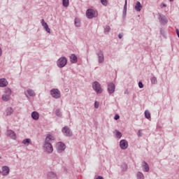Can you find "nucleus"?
Instances as JSON below:
<instances>
[{
	"label": "nucleus",
	"mask_w": 179,
	"mask_h": 179,
	"mask_svg": "<svg viewBox=\"0 0 179 179\" xmlns=\"http://www.w3.org/2000/svg\"><path fill=\"white\" fill-rule=\"evenodd\" d=\"M6 115H12V114H13V108H12L11 107L7 108L6 110Z\"/></svg>",
	"instance_id": "obj_23"
},
{
	"label": "nucleus",
	"mask_w": 179,
	"mask_h": 179,
	"mask_svg": "<svg viewBox=\"0 0 179 179\" xmlns=\"http://www.w3.org/2000/svg\"><path fill=\"white\" fill-rule=\"evenodd\" d=\"M138 87L140 89H143V83L142 82H138Z\"/></svg>",
	"instance_id": "obj_37"
},
{
	"label": "nucleus",
	"mask_w": 179,
	"mask_h": 179,
	"mask_svg": "<svg viewBox=\"0 0 179 179\" xmlns=\"http://www.w3.org/2000/svg\"><path fill=\"white\" fill-rule=\"evenodd\" d=\"M121 169H122V171H127V170L128 169V165H127V164H125V163H123L121 165Z\"/></svg>",
	"instance_id": "obj_31"
},
{
	"label": "nucleus",
	"mask_w": 179,
	"mask_h": 179,
	"mask_svg": "<svg viewBox=\"0 0 179 179\" xmlns=\"http://www.w3.org/2000/svg\"><path fill=\"white\" fill-rule=\"evenodd\" d=\"M136 178L137 179H145V176L141 171L137 172L136 173Z\"/></svg>",
	"instance_id": "obj_24"
},
{
	"label": "nucleus",
	"mask_w": 179,
	"mask_h": 179,
	"mask_svg": "<svg viewBox=\"0 0 179 179\" xmlns=\"http://www.w3.org/2000/svg\"><path fill=\"white\" fill-rule=\"evenodd\" d=\"M4 94H7L8 96H11L12 95V90H10V88L9 87H6L5 88L4 90Z\"/></svg>",
	"instance_id": "obj_25"
},
{
	"label": "nucleus",
	"mask_w": 179,
	"mask_h": 179,
	"mask_svg": "<svg viewBox=\"0 0 179 179\" xmlns=\"http://www.w3.org/2000/svg\"><path fill=\"white\" fill-rule=\"evenodd\" d=\"M31 142V140L30 138H25L22 141L23 145H26L27 143H30Z\"/></svg>",
	"instance_id": "obj_34"
},
{
	"label": "nucleus",
	"mask_w": 179,
	"mask_h": 179,
	"mask_svg": "<svg viewBox=\"0 0 179 179\" xmlns=\"http://www.w3.org/2000/svg\"><path fill=\"white\" fill-rule=\"evenodd\" d=\"M96 179H104V178H103V176H99L96 177Z\"/></svg>",
	"instance_id": "obj_43"
},
{
	"label": "nucleus",
	"mask_w": 179,
	"mask_h": 179,
	"mask_svg": "<svg viewBox=\"0 0 179 179\" xmlns=\"http://www.w3.org/2000/svg\"><path fill=\"white\" fill-rule=\"evenodd\" d=\"M57 153H62L65 149H66V145L62 142H58L56 145Z\"/></svg>",
	"instance_id": "obj_6"
},
{
	"label": "nucleus",
	"mask_w": 179,
	"mask_h": 179,
	"mask_svg": "<svg viewBox=\"0 0 179 179\" xmlns=\"http://www.w3.org/2000/svg\"><path fill=\"white\" fill-rule=\"evenodd\" d=\"M86 16L88 19H93V17H97V12L92 8H89L86 11Z\"/></svg>",
	"instance_id": "obj_4"
},
{
	"label": "nucleus",
	"mask_w": 179,
	"mask_h": 179,
	"mask_svg": "<svg viewBox=\"0 0 179 179\" xmlns=\"http://www.w3.org/2000/svg\"><path fill=\"white\" fill-rule=\"evenodd\" d=\"M170 1V2H173V1H174V0H169Z\"/></svg>",
	"instance_id": "obj_47"
},
{
	"label": "nucleus",
	"mask_w": 179,
	"mask_h": 179,
	"mask_svg": "<svg viewBox=\"0 0 179 179\" xmlns=\"http://www.w3.org/2000/svg\"><path fill=\"white\" fill-rule=\"evenodd\" d=\"M50 94L53 99H59L61 97V92L58 89H52Z\"/></svg>",
	"instance_id": "obj_7"
},
{
	"label": "nucleus",
	"mask_w": 179,
	"mask_h": 179,
	"mask_svg": "<svg viewBox=\"0 0 179 179\" xmlns=\"http://www.w3.org/2000/svg\"><path fill=\"white\" fill-rule=\"evenodd\" d=\"M128 93V90H126L125 91H124V94H127Z\"/></svg>",
	"instance_id": "obj_45"
},
{
	"label": "nucleus",
	"mask_w": 179,
	"mask_h": 179,
	"mask_svg": "<svg viewBox=\"0 0 179 179\" xmlns=\"http://www.w3.org/2000/svg\"><path fill=\"white\" fill-rule=\"evenodd\" d=\"M62 132L64 135V136L71 137L73 136V133H72V130L68 126H65L62 129Z\"/></svg>",
	"instance_id": "obj_3"
},
{
	"label": "nucleus",
	"mask_w": 179,
	"mask_h": 179,
	"mask_svg": "<svg viewBox=\"0 0 179 179\" xmlns=\"http://www.w3.org/2000/svg\"><path fill=\"white\" fill-rule=\"evenodd\" d=\"M96 55L98 57V62L99 64H103V62H104V54L103 53V51H98Z\"/></svg>",
	"instance_id": "obj_10"
},
{
	"label": "nucleus",
	"mask_w": 179,
	"mask_h": 179,
	"mask_svg": "<svg viewBox=\"0 0 179 179\" xmlns=\"http://www.w3.org/2000/svg\"><path fill=\"white\" fill-rule=\"evenodd\" d=\"M55 114H56L57 117H59V118H61V117H62V113L61 112L60 109H57L55 111Z\"/></svg>",
	"instance_id": "obj_29"
},
{
	"label": "nucleus",
	"mask_w": 179,
	"mask_h": 179,
	"mask_svg": "<svg viewBox=\"0 0 179 179\" xmlns=\"http://www.w3.org/2000/svg\"><path fill=\"white\" fill-rule=\"evenodd\" d=\"M27 92V94H29V96H30V97H33V96H36V94L34 93V90H33L31 89H28Z\"/></svg>",
	"instance_id": "obj_26"
},
{
	"label": "nucleus",
	"mask_w": 179,
	"mask_h": 179,
	"mask_svg": "<svg viewBox=\"0 0 179 179\" xmlns=\"http://www.w3.org/2000/svg\"><path fill=\"white\" fill-rule=\"evenodd\" d=\"M2 100L3 101H9L10 100V96L6 94L2 95Z\"/></svg>",
	"instance_id": "obj_22"
},
{
	"label": "nucleus",
	"mask_w": 179,
	"mask_h": 179,
	"mask_svg": "<svg viewBox=\"0 0 179 179\" xmlns=\"http://www.w3.org/2000/svg\"><path fill=\"white\" fill-rule=\"evenodd\" d=\"M62 5L64 8L69 6V0H62Z\"/></svg>",
	"instance_id": "obj_27"
},
{
	"label": "nucleus",
	"mask_w": 179,
	"mask_h": 179,
	"mask_svg": "<svg viewBox=\"0 0 179 179\" xmlns=\"http://www.w3.org/2000/svg\"><path fill=\"white\" fill-rule=\"evenodd\" d=\"M68 63V59L66 57H62L57 61V66L58 68H64Z\"/></svg>",
	"instance_id": "obj_2"
},
{
	"label": "nucleus",
	"mask_w": 179,
	"mask_h": 179,
	"mask_svg": "<svg viewBox=\"0 0 179 179\" xmlns=\"http://www.w3.org/2000/svg\"><path fill=\"white\" fill-rule=\"evenodd\" d=\"M31 118H33L35 121H37L38 118H40V115L38 112L34 111L31 114Z\"/></svg>",
	"instance_id": "obj_18"
},
{
	"label": "nucleus",
	"mask_w": 179,
	"mask_h": 179,
	"mask_svg": "<svg viewBox=\"0 0 179 179\" xmlns=\"http://www.w3.org/2000/svg\"><path fill=\"white\" fill-rule=\"evenodd\" d=\"M114 120H115V121H117V120H120V115H115L114 117Z\"/></svg>",
	"instance_id": "obj_39"
},
{
	"label": "nucleus",
	"mask_w": 179,
	"mask_h": 179,
	"mask_svg": "<svg viewBox=\"0 0 179 179\" xmlns=\"http://www.w3.org/2000/svg\"><path fill=\"white\" fill-rule=\"evenodd\" d=\"M142 167L143 171H144L145 173H149V170H150V169L149 168V164H148V162L143 161L142 162Z\"/></svg>",
	"instance_id": "obj_13"
},
{
	"label": "nucleus",
	"mask_w": 179,
	"mask_h": 179,
	"mask_svg": "<svg viewBox=\"0 0 179 179\" xmlns=\"http://www.w3.org/2000/svg\"><path fill=\"white\" fill-rule=\"evenodd\" d=\"M0 57H2V48H0Z\"/></svg>",
	"instance_id": "obj_44"
},
{
	"label": "nucleus",
	"mask_w": 179,
	"mask_h": 179,
	"mask_svg": "<svg viewBox=\"0 0 179 179\" xmlns=\"http://www.w3.org/2000/svg\"><path fill=\"white\" fill-rule=\"evenodd\" d=\"M43 149L47 153H52V152H54V148L51 143H44Z\"/></svg>",
	"instance_id": "obj_8"
},
{
	"label": "nucleus",
	"mask_w": 179,
	"mask_h": 179,
	"mask_svg": "<svg viewBox=\"0 0 179 179\" xmlns=\"http://www.w3.org/2000/svg\"><path fill=\"white\" fill-rule=\"evenodd\" d=\"M10 171V169H9V166H3L2 167V174L3 176H8Z\"/></svg>",
	"instance_id": "obj_16"
},
{
	"label": "nucleus",
	"mask_w": 179,
	"mask_h": 179,
	"mask_svg": "<svg viewBox=\"0 0 179 179\" xmlns=\"http://www.w3.org/2000/svg\"><path fill=\"white\" fill-rule=\"evenodd\" d=\"M163 6H164V8H166V6H167V5H166V4H163Z\"/></svg>",
	"instance_id": "obj_46"
},
{
	"label": "nucleus",
	"mask_w": 179,
	"mask_h": 179,
	"mask_svg": "<svg viewBox=\"0 0 179 179\" xmlns=\"http://www.w3.org/2000/svg\"><path fill=\"white\" fill-rule=\"evenodd\" d=\"M2 173V171H0V173Z\"/></svg>",
	"instance_id": "obj_49"
},
{
	"label": "nucleus",
	"mask_w": 179,
	"mask_h": 179,
	"mask_svg": "<svg viewBox=\"0 0 179 179\" xmlns=\"http://www.w3.org/2000/svg\"><path fill=\"white\" fill-rule=\"evenodd\" d=\"M101 3H102L103 6H107V0H101Z\"/></svg>",
	"instance_id": "obj_36"
},
{
	"label": "nucleus",
	"mask_w": 179,
	"mask_h": 179,
	"mask_svg": "<svg viewBox=\"0 0 179 179\" xmlns=\"http://www.w3.org/2000/svg\"><path fill=\"white\" fill-rule=\"evenodd\" d=\"M116 138H117V139H121V138L122 137V134L118 131V130H116Z\"/></svg>",
	"instance_id": "obj_30"
},
{
	"label": "nucleus",
	"mask_w": 179,
	"mask_h": 179,
	"mask_svg": "<svg viewBox=\"0 0 179 179\" xmlns=\"http://www.w3.org/2000/svg\"><path fill=\"white\" fill-rule=\"evenodd\" d=\"M74 23L76 27H80V20L76 18Z\"/></svg>",
	"instance_id": "obj_28"
},
{
	"label": "nucleus",
	"mask_w": 179,
	"mask_h": 179,
	"mask_svg": "<svg viewBox=\"0 0 179 179\" xmlns=\"http://www.w3.org/2000/svg\"><path fill=\"white\" fill-rule=\"evenodd\" d=\"M134 9L136 12H141L142 10V4H141L140 1L136 2Z\"/></svg>",
	"instance_id": "obj_19"
},
{
	"label": "nucleus",
	"mask_w": 179,
	"mask_h": 179,
	"mask_svg": "<svg viewBox=\"0 0 179 179\" xmlns=\"http://www.w3.org/2000/svg\"><path fill=\"white\" fill-rule=\"evenodd\" d=\"M161 31V33H162V29H161V31Z\"/></svg>",
	"instance_id": "obj_50"
},
{
	"label": "nucleus",
	"mask_w": 179,
	"mask_h": 179,
	"mask_svg": "<svg viewBox=\"0 0 179 179\" xmlns=\"http://www.w3.org/2000/svg\"><path fill=\"white\" fill-rule=\"evenodd\" d=\"M145 117L147 118V120H149L150 118V112L149 110L145 111Z\"/></svg>",
	"instance_id": "obj_33"
},
{
	"label": "nucleus",
	"mask_w": 179,
	"mask_h": 179,
	"mask_svg": "<svg viewBox=\"0 0 179 179\" xmlns=\"http://www.w3.org/2000/svg\"><path fill=\"white\" fill-rule=\"evenodd\" d=\"M8 86V80L6 78H0V87H6Z\"/></svg>",
	"instance_id": "obj_17"
},
{
	"label": "nucleus",
	"mask_w": 179,
	"mask_h": 179,
	"mask_svg": "<svg viewBox=\"0 0 179 179\" xmlns=\"http://www.w3.org/2000/svg\"><path fill=\"white\" fill-rule=\"evenodd\" d=\"M150 80H151V83H152V85H156V83H157V78L155 76L152 77Z\"/></svg>",
	"instance_id": "obj_32"
},
{
	"label": "nucleus",
	"mask_w": 179,
	"mask_h": 179,
	"mask_svg": "<svg viewBox=\"0 0 179 179\" xmlns=\"http://www.w3.org/2000/svg\"><path fill=\"white\" fill-rule=\"evenodd\" d=\"M7 136L11 138V139H16V133L13 130H7Z\"/></svg>",
	"instance_id": "obj_14"
},
{
	"label": "nucleus",
	"mask_w": 179,
	"mask_h": 179,
	"mask_svg": "<svg viewBox=\"0 0 179 179\" xmlns=\"http://www.w3.org/2000/svg\"><path fill=\"white\" fill-rule=\"evenodd\" d=\"M70 62L71 64H76V62H78V57H76L75 54H72L70 56Z\"/></svg>",
	"instance_id": "obj_20"
},
{
	"label": "nucleus",
	"mask_w": 179,
	"mask_h": 179,
	"mask_svg": "<svg viewBox=\"0 0 179 179\" xmlns=\"http://www.w3.org/2000/svg\"><path fill=\"white\" fill-rule=\"evenodd\" d=\"M92 89L97 93V94H100L103 93V88H101V85L98 81H95L92 83Z\"/></svg>",
	"instance_id": "obj_1"
},
{
	"label": "nucleus",
	"mask_w": 179,
	"mask_h": 179,
	"mask_svg": "<svg viewBox=\"0 0 179 179\" xmlns=\"http://www.w3.org/2000/svg\"><path fill=\"white\" fill-rule=\"evenodd\" d=\"M41 23L45 31L48 32V34H51V29H50V27H48V24L44 21V19L41 20Z\"/></svg>",
	"instance_id": "obj_9"
},
{
	"label": "nucleus",
	"mask_w": 179,
	"mask_h": 179,
	"mask_svg": "<svg viewBox=\"0 0 179 179\" xmlns=\"http://www.w3.org/2000/svg\"><path fill=\"white\" fill-rule=\"evenodd\" d=\"M108 92L109 94H113L115 92V85L113 83L108 84Z\"/></svg>",
	"instance_id": "obj_11"
},
{
	"label": "nucleus",
	"mask_w": 179,
	"mask_h": 179,
	"mask_svg": "<svg viewBox=\"0 0 179 179\" xmlns=\"http://www.w3.org/2000/svg\"><path fill=\"white\" fill-rule=\"evenodd\" d=\"M123 15H127V0H125L124 6Z\"/></svg>",
	"instance_id": "obj_35"
},
{
	"label": "nucleus",
	"mask_w": 179,
	"mask_h": 179,
	"mask_svg": "<svg viewBox=\"0 0 179 179\" xmlns=\"http://www.w3.org/2000/svg\"><path fill=\"white\" fill-rule=\"evenodd\" d=\"M26 97H28L27 94H26Z\"/></svg>",
	"instance_id": "obj_48"
},
{
	"label": "nucleus",
	"mask_w": 179,
	"mask_h": 179,
	"mask_svg": "<svg viewBox=\"0 0 179 179\" xmlns=\"http://www.w3.org/2000/svg\"><path fill=\"white\" fill-rule=\"evenodd\" d=\"M158 20L159 23L163 26H166V24L169 23V20H167V17H166V15L163 14H160V13L159 14Z\"/></svg>",
	"instance_id": "obj_5"
},
{
	"label": "nucleus",
	"mask_w": 179,
	"mask_h": 179,
	"mask_svg": "<svg viewBox=\"0 0 179 179\" xmlns=\"http://www.w3.org/2000/svg\"><path fill=\"white\" fill-rule=\"evenodd\" d=\"M120 148L122 150L128 149V141L127 140H121L120 141Z\"/></svg>",
	"instance_id": "obj_12"
},
{
	"label": "nucleus",
	"mask_w": 179,
	"mask_h": 179,
	"mask_svg": "<svg viewBox=\"0 0 179 179\" xmlns=\"http://www.w3.org/2000/svg\"><path fill=\"white\" fill-rule=\"evenodd\" d=\"M138 135L140 138L142 136V133H141V130L138 131Z\"/></svg>",
	"instance_id": "obj_42"
},
{
	"label": "nucleus",
	"mask_w": 179,
	"mask_h": 179,
	"mask_svg": "<svg viewBox=\"0 0 179 179\" xmlns=\"http://www.w3.org/2000/svg\"><path fill=\"white\" fill-rule=\"evenodd\" d=\"M94 107H95V108H99V103H97V101H95Z\"/></svg>",
	"instance_id": "obj_40"
},
{
	"label": "nucleus",
	"mask_w": 179,
	"mask_h": 179,
	"mask_svg": "<svg viewBox=\"0 0 179 179\" xmlns=\"http://www.w3.org/2000/svg\"><path fill=\"white\" fill-rule=\"evenodd\" d=\"M55 138L53 137L52 134H48L45 139V143H51L52 141H54Z\"/></svg>",
	"instance_id": "obj_15"
},
{
	"label": "nucleus",
	"mask_w": 179,
	"mask_h": 179,
	"mask_svg": "<svg viewBox=\"0 0 179 179\" xmlns=\"http://www.w3.org/2000/svg\"><path fill=\"white\" fill-rule=\"evenodd\" d=\"M118 37H119L120 39H121V38H122V37H124V34H118Z\"/></svg>",
	"instance_id": "obj_41"
},
{
	"label": "nucleus",
	"mask_w": 179,
	"mask_h": 179,
	"mask_svg": "<svg viewBox=\"0 0 179 179\" xmlns=\"http://www.w3.org/2000/svg\"><path fill=\"white\" fill-rule=\"evenodd\" d=\"M48 178L49 179H57V174L52 171H50L48 173Z\"/></svg>",
	"instance_id": "obj_21"
},
{
	"label": "nucleus",
	"mask_w": 179,
	"mask_h": 179,
	"mask_svg": "<svg viewBox=\"0 0 179 179\" xmlns=\"http://www.w3.org/2000/svg\"><path fill=\"white\" fill-rule=\"evenodd\" d=\"M110 26H106V28H105V31L108 33L110 31Z\"/></svg>",
	"instance_id": "obj_38"
}]
</instances>
